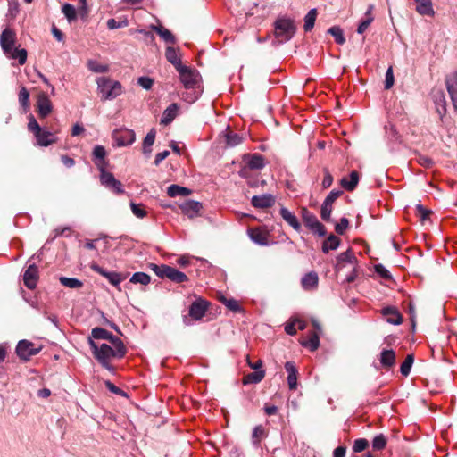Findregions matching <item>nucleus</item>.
Masks as SVG:
<instances>
[{"instance_id": "obj_1", "label": "nucleus", "mask_w": 457, "mask_h": 457, "mask_svg": "<svg viewBox=\"0 0 457 457\" xmlns=\"http://www.w3.org/2000/svg\"><path fill=\"white\" fill-rule=\"evenodd\" d=\"M88 344L92 350L94 357L97 361L111 373H114V367L112 365V359H121L127 353L126 346L121 339H115L114 343H96L92 338H88Z\"/></svg>"}, {"instance_id": "obj_2", "label": "nucleus", "mask_w": 457, "mask_h": 457, "mask_svg": "<svg viewBox=\"0 0 457 457\" xmlns=\"http://www.w3.org/2000/svg\"><path fill=\"white\" fill-rule=\"evenodd\" d=\"M97 91L102 100H113L123 92L122 85L107 77H99L96 80Z\"/></svg>"}, {"instance_id": "obj_3", "label": "nucleus", "mask_w": 457, "mask_h": 457, "mask_svg": "<svg viewBox=\"0 0 457 457\" xmlns=\"http://www.w3.org/2000/svg\"><path fill=\"white\" fill-rule=\"evenodd\" d=\"M274 34L279 43L290 40L296 30L294 21L289 18H278L274 23Z\"/></svg>"}, {"instance_id": "obj_4", "label": "nucleus", "mask_w": 457, "mask_h": 457, "mask_svg": "<svg viewBox=\"0 0 457 457\" xmlns=\"http://www.w3.org/2000/svg\"><path fill=\"white\" fill-rule=\"evenodd\" d=\"M112 138L114 141L115 146L123 147L130 145L135 142L136 134L132 129L127 128H120L112 131Z\"/></svg>"}, {"instance_id": "obj_5", "label": "nucleus", "mask_w": 457, "mask_h": 457, "mask_svg": "<svg viewBox=\"0 0 457 457\" xmlns=\"http://www.w3.org/2000/svg\"><path fill=\"white\" fill-rule=\"evenodd\" d=\"M179 74V79L187 89L194 88L200 80V74L186 65L177 71Z\"/></svg>"}, {"instance_id": "obj_6", "label": "nucleus", "mask_w": 457, "mask_h": 457, "mask_svg": "<svg viewBox=\"0 0 457 457\" xmlns=\"http://www.w3.org/2000/svg\"><path fill=\"white\" fill-rule=\"evenodd\" d=\"M90 268L94 271L104 277L112 286L118 287V289L120 290V284L126 278L125 275L116 271H107L96 263H92Z\"/></svg>"}, {"instance_id": "obj_7", "label": "nucleus", "mask_w": 457, "mask_h": 457, "mask_svg": "<svg viewBox=\"0 0 457 457\" xmlns=\"http://www.w3.org/2000/svg\"><path fill=\"white\" fill-rule=\"evenodd\" d=\"M100 181L102 185L116 194L124 193L120 181L116 179L111 172L105 171L103 167H101Z\"/></svg>"}, {"instance_id": "obj_8", "label": "nucleus", "mask_w": 457, "mask_h": 457, "mask_svg": "<svg viewBox=\"0 0 457 457\" xmlns=\"http://www.w3.org/2000/svg\"><path fill=\"white\" fill-rule=\"evenodd\" d=\"M39 349L28 340H21L16 346L17 355L23 360H29L31 356L38 353Z\"/></svg>"}, {"instance_id": "obj_9", "label": "nucleus", "mask_w": 457, "mask_h": 457, "mask_svg": "<svg viewBox=\"0 0 457 457\" xmlns=\"http://www.w3.org/2000/svg\"><path fill=\"white\" fill-rule=\"evenodd\" d=\"M250 239L259 245H270L276 241L271 238L269 230H246Z\"/></svg>"}, {"instance_id": "obj_10", "label": "nucleus", "mask_w": 457, "mask_h": 457, "mask_svg": "<svg viewBox=\"0 0 457 457\" xmlns=\"http://www.w3.org/2000/svg\"><path fill=\"white\" fill-rule=\"evenodd\" d=\"M16 33L10 28L4 29L0 35V46L4 53L10 52L15 46Z\"/></svg>"}, {"instance_id": "obj_11", "label": "nucleus", "mask_w": 457, "mask_h": 457, "mask_svg": "<svg viewBox=\"0 0 457 457\" xmlns=\"http://www.w3.org/2000/svg\"><path fill=\"white\" fill-rule=\"evenodd\" d=\"M38 270L35 264H30L24 272L23 281L29 289H34L37 285Z\"/></svg>"}, {"instance_id": "obj_12", "label": "nucleus", "mask_w": 457, "mask_h": 457, "mask_svg": "<svg viewBox=\"0 0 457 457\" xmlns=\"http://www.w3.org/2000/svg\"><path fill=\"white\" fill-rule=\"evenodd\" d=\"M207 309V302L203 300L195 301L189 307V316L195 320H199L205 315Z\"/></svg>"}, {"instance_id": "obj_13", "label": "nucleus", "mask_w": 457, "mask_h": 457, "mask_svg": "<svg viewBox=\"0 0 457 457\" xmlns=\"http://www.w3.org/2000/svg\"><path fill=\"white\" fill-rule=\"evenodd\" d=\"M356 261V257L352 253V251L347 250L338 255L337 263L336 264V270L339 271L345 268L346 264H350L352 266V269H354Z\"/></svg>"}, {"instance_id": "obj_14", "label": "nucleus", "mask_w": 457, "mask_h": 457, "mask_svg": "<svg viewBox=\"0 0 457 457\" xmlns=\"http://www.w3.org/2000/svg\"><path fill=\"white\" fill-rule=\"evenodd\" d=\"M37 110L43 118L50 114L53 110L52 103L46 93H40L37 96Z\"/></svg>"}, {"instance_id": "obj_15", "label": "nucleus", "mask_w": 457, "mask_h": 457, "mask_svg": "<svg viewBox=\"0 0 457 457\" xmlns=\"http://www.w3.org/2000/svg\"><path fill=\"white\" fill-rule=\"evenodd\" d=\"M446 87L453 105L457 111V73L452 74L446 79Z\"/></svg>"}, {"instance_id": "obj_16", "label": "nucleus", "mask_w": 457, "mask_h": 457, "mask_svg": "<svg viewBox=\"0 0 457 457\" xmlns=\"http://www.w3.org/2000/svg\"><path fill=\"white\" fill-rule=\"evenodd\" d=\"M88 338H92L94 341L99 339L107 340L110 344L114 343L115 339H120L112 332L102 328H93L91 331V336Z\"/></svg>"}, {"instance_id": "obj_17", "label": "nucleus", "mask_w": 457, "mask_h": 457, "mask_svg": "<svg viewBox=\"0 0 457 457\" xmlns=\"http://www.w3.org/2000/svg\"><path fill=\"white\" fill-rule=\"evenodd\" d=\"M416 4V12L420 15L433 17L435 11L432 0H413Z\"/></svg>"}, {"instance_id": "obj_18", "label": "nucleus", "mask_w": 457, "mask_h": 457, "mask_svg": "<svg viewBox=\"0 0 457 457\" xmlns=\"http://www.w3.org/2000/svg\"><path fill=\"white\" fill-rule=\"evenodd\" d=\"M252 204L257 208H267L275 203V198L270 194L254 195L252 197Z\"/></svg>"}, {"instance_id": "obj_19", "label": "nucleus", "mask_w": 457, "mask_h": 457, "mask_svg": "<svg viewBox=\"0 0 457 457\" xmlns=\"http://www.w3.org/2000/svg\"><path fill=\"white\" fill-rule=\"evenodd\" d=\"M285 369L288 374L287 383L290 390H295L297 387V370L293 361H287Z\"/></svg>"}, {"instance_id": "obj_20", "label": "nucleus", "mask_w": 457, "mask_h": 457, "mask_svg": "<svg viewBox=\"0 0 457 457\" xmlns=\"http://www.w3.org/2000/svg\"><path fill=\"white\" fill-rule=\"evenodd\" d=\"M4 54L9 59L18 60L20 65H23L27 61V51L26 49L21 48L20 46H13L10 49V52Z\"/></svg>"}, {"instance_id": "obj_21", "label": "nucleus", "mask_w": 457, "mask_h": 457, "mask_svg": "<svg viewBox=\"0 0 457 457\" xmlns=\"http://www.w3.org/2000/svg\"><path fill=\"white\" fill-rule=\"evenodd\" d=\"M319 278L316 272L311 271L305 274L302 279L301 284L304 290H313L318 287Z\"/></svg>"}, {"instance_id": "obj_22", "label": "nucleus", "mask_w": 457, "mask_h": 457, "mask_svg": "<svg viewBox=\"0 0 457 457\" xmlns=\"http://www.w3.org/2000/svg\"><path fill=\"white\" fill-rule=\"evenodd\" d=\"M165 57L169 62L174 65L178 71L180 67L184 66L181 63V56L177 49L172 46H168L165 51Z\"/></svg>"}, {"instance_id": "obj_23", "label": "nucleus", "mask_w": 457, "mask_h": 457, "mask_svg": "<svg viewBox=\"0 0 457 457\" xmlns=\"http://www.w3.org/2000/svg\"><path fill=\"white\" fill-rule=\"evenodd\" d=\"M244 162L251 170H261L264 167L263 157L259 154L245 155Z\"/></svg>"}, {"instance_id": "obj_24", "label": "nucleus", "mask_w": 457, "mask_h": 457, "mask_svg": "<svg viewBox=\"0 0 457 457\" xmlns=\"http://www.w3.org/2000/svg\"><path fill=\"white\" fill-rule=\"evenodd\" d=\"M382 314L386 317V321L390 324L399 325L402 323V316L394 307H385Z\"/></svg>"}, {"instance_id": "obj_25", "label": "nucleus", "mask_w": 457, "mask_h": 457, "mask_svg": "<svg viewBox=\"0 0 457 457\" xmlns=\"http://www.w3.org/2000/svg\"><path fill=\"white\" fill-rule=\"evenodd\" d=\"M35 137L37 138V145L40 146H48L56 142V138L54 134L47 130L41 129L39 133L35 135Z\"/></svg>"}, {"instance_id": "obj_26", "label": "nucleus", "mask_w": 457, "mask_h": 457, "mask_svg": "<svg viewBox=\"0 0 457 457\" xmlns=\"http://www.w3.org/2000/svg\"><path fill=\"white\" fill-rule=\"evenodd\" d=\"M179 111V105L177 104H171L163 112L161 123L163 125L170 124L177 116Z\"/></svg>"}, {"instance_id": "obj_27", "label": "nucleus", "mask_w": 457, "mask_h": 457, "mask_svg": "<svg viewBox=\"0 0 457 457\" xmlns=\"http://www.w3.org/2000/svg\"><path fill=\"white\" fill-rule=\"evenodd\" d=\"M150 29L155 31L165 43L175 44V37L166 28L162 26L151 25Z\"/></svg>"}, {"instance_id": "obj_28", "label": "nucleus", "mask_w": 457, "mask_h": 457, "mask_svg": "<svg viewBox=\"0 0 457 457\" xmlns=\"http://www.w3.org/2000/svg\"><path fill=\"white\" fill-rule=\"evenodd\" d=\"M340 245V239L337 236L330 234L322 243V252L328 253L329 251L336 250Z\"/></svg>"}, {"instance_id": "obj_29", "label": "nucleus", "mask_w": 457, "mask_h": 457, "mask_svg": "<svg viewBox=\"0 0 457 457\" xmlns=\"http://www.w3.org/2000/svg\"><path fill=\"white\" fill-rule=\"evenodd\" d=\"M359 182V174L357 171H352L350 173V176L349 178H343L340 181V184L341 186L348 190V191H352L355 188V187L357 186Z\"/></svg>"}, {"instance_id": "obj_30", "label": "nucleus", "mask_w": 457, "mask_h": 457, "mask_svg": "<svg viewBox=\"0 0 457 457\" xmlns=\"http://www.w3.org/2000/svg\"><path fill=\"white\" fill-rule=\"evenodd\" d=\"M155 135L156 132L154 129H152L144 138L142 151L146 156H149L152 153V146L155 140Z\"/></svg>"}, {"instance_id": "obj_31", "label": "nucleus", "mask_w": 457, "mask_h": 457, "mask_svg": "<svg viewBox=\"0 0 457 457\" xmlns=\"http://www.w3.org/2000/svg\"><path fill=\"white\" fill-rule=\"evenodd\" d=\"M202 208V205L199 202L195 201H188L186 202L182 206V212L188 215L189 217H193L196 215Z\"/></svg>"}, {"instance_id": "obj_32", "label": "nucleus", "mask_w": 457, "mask_h": 457, "mask_svg": "<svg viewBox=\"0 0 457 457\" xmlns=\"http://www.w3.org/2000/svg\"><path fill=\"white\" fill-rule=\"evenodd\" d=\"M279 213L284 220L293 228H299L300 225L295 215L285 207H281Z\"/></svg>"}, {"instance_id": "obj_33", "label": "nucleus", "mask_w": 457, "mask_h": 457, "mask_svg": "<svg viewBox=\"0 0 457 457\" xmlns=\"http://www.w3.org/2000/svg\"><path fill=\"white\" fill-rule=\"evenodd\" d=\"M190 193H191V190L188 189L187 187H181V186L175 185V184L170 185L167 188V194L170 197H176L179 195L187 196L190 195Z\"/></svg>"}, {"instance_id": "obj_34", "label": "nucleus", "mask_w": 457, "mask_h": 457, "mask_svg": "<svg viewBox=\"0 0 457 457\" xmlns=\"http://www.w3.org/2000/svg\"><path fill=\"white\" fill-rule=\"evenodd\" d=\"M166 278L177 283H181L187 280V277L185 273L170 266L167 270Z\"/></svg>"}, {"instance_id": "obj_35", "label": "nucleus", "mask_w": 457, "mask_h": 457, "mask_svg": "<svg viewBox=\"0 0 457 457\" xmlns=\"http://www.w3.org/2000/svg\"><path fill=\"white\" fill-rule=\"evenodd\" d=\"M264 376H265L264 370H257V371H254V372L245 375L243 378V383L245 385L257 384L263 379Z\"/></svg>"}, {"instance_id": "obj_36", "label": "nucleus", "mask_w": 457, "mask_h": 457, "mask_svg": "<svg viewBox=\"0 0 457 457\" xmlns=\"http://www.w3.org/2000/svg\"><path fill=\"white\" fill-rule=\"evenodd\" d=\"M435 97L436 112L442 119L446 113V101L443 92H439Z\"/></svg>"}, {"instance_id": "obj_37", "label": "nucleus", "mask_w": 457, "mask_h": 457, "mask_svg": "<svg viewBox=\"0 0 457 457\" xmlns=\"http://www.w3.org/2000/svg\"><path fill=\"white\" fill-rule=\"evenodd\" d=\"M395 355L393 350H383L380 354V362L384 367L394 365Z\"/></svg>"}, {"instance_id": "obj_38", "label": "nucleus", "mask_w": 457, "mask_h": 457, "mask_svg": "<svg viewBox=\"0 0 457 457\" xmlns=\"http://www.w3.org/2000/svg\"><path fill=\"white\" fill-rule=\"evenodd\" d=\"M302 345L309 348L312 352L317 350L320 346V337L318 333H312L308 339L302 342Z\"/></svg>"}, {"instance_id": "obj_39", "label": "nucleus", "mask_w": 457, "mask_h": 457, "mask_svg": "<svg viewBox=\"0 0 457 457\" xmlns=\"http://www.w3.org/2000/svg\"><path fill=\"white\" fill-rule=\"evenodd\" d=\"M93 155L98 161L96 162V164L98 166L101 170V167L104 169V157L106 155V151L104 146L96 145L94 147Z\"/></svg>"}, {"instance_id": "obj_40", "label": "nucleus", "mask_w": 457, "mask_h": 457, "mask_svg": "<svg viewBox=\"0 0 457 457\" xmlns=\"http://www.w3.org/2000/svg\"><path fill=\"white\" fill-rule=\"evenodd\" d=\"M129 282L146 286L151 282V277L145 272H136L129 278Z\"/></svg>"}, {"instance_id": "obj_41", "label": "nucleus", "mask_w": 457, "mask_h": 457, "mask_svg": "<svg viewBox=\"0 0 457 457\" xmlns=\"http://www.w3.org/2000/svg\"><path fill=\"white\" fill-rule=\"evenodd\" d=\"M305 225L310 228H323L317 218L306 210H303V213Z\"/></svg>"}, {"instance_id": "obj_42", "label": "nucleus", "mask_w": 457, "mask_h": 457, "mask_svg": "<svg viewBox=\"0 0 457 457\" xmlns=\"http://www.w3.org/2000/svg\"><path fill=\"white\" fill-rule=\"evenodd\" d=\"M317 18V10L311 9L304 17V30L310 31L313 29Z\"/></svg>"}, {"instance_id": "obj_43", "label": "nucleus", "mask_w": 457, "mask_h": 457, "mask_svg": "<svg viewBox=\"0 0 457 457\" xmlns=\"http://www.w3.org/2000/svg\"><path fill=\"white\" fill-rule=\"evenodd\" d=\"M19 103L23 108V112H27L29 109V93L24 87H21L19 92Z\"/></svg>"}, {"instance_id": "obj_44", "label": "nucleus", "mask_w": 457, "mask_h": 457, "mask_svg": "<svg viewBox=\"0 0 457 457\" xmlns=\"http://www.w3.org/2000/svg\"><path fill=\"white\" fill-rule=\"evenodd\" d=\"M87 68L95 73H105L109 71V66L106 64H102L96 60H88L87 61Z\"/></svg>"}, {"instance_id": "obj_45", "label": "nucleus", "mask_w": 457, "mask_h": 457, "mask_svg": "<svg viewBox=\"0 0 457 457\" xmlns=\"http://www.w3.org/2000/svg\"><path fill=\"white\" fill-rule=\"evenodd\" d=\"M60 282L62 286L72 289L80 288L83 286L82 281L76 278L61 277Z\"/></svg>"}, {"instance_id": "obj_46", "label": "nucleus", "mask_w": 457, "mask_h": 457, "mask_svg": "<svg viewBox=\"0 0 457 457\" xmlns=\"http://www.w3.org/2000/svg\"><path fill=\"white\" fill-rule=\"evenodd\" d=\"M266 436L265 429L262 425L256 426L252 434L253 444L259 447L261 440Z\"/></svg>"}, {"instance_id": "obj_47", "label": "nucleus", "mask_w": 457, "mask_h": 457, "mask_svg": "<svg viewBox=\"0 0 457 457\" xmlns=\"http://www.w3.org/2000/svg\"><path fill=\"white\" fill-rule=\"evenodd\" d=\"M328 33L334 37L335 41L343 45L345 42L343 29L338 26H333L328 29Z\"/></svg>"}, {"instance_id": "obj_48", "label": "nucleus", "mask_w": 457, "mask_h": 457, "mask_svg": "<svg viewBox=\"0 0 457 457\" xmlns=\"http://www.w3.org/2000/svg\"><path fill=\"white\" fill-rule=\"evenodd\" d=\"M220 301L230 311L234 312H238L241 311V307L237 300L234 298H227L225 296H220Z\"/></svg>"}, {"instance_id": "obj_49", "label": "nucleus", "mask_w": 457, "mask_h": 457, "mask_svg": "<svg viewBox=\"0 0 457 457\" xmlns=\"http://www.w3.org/2000/svg\"><path fill=\"white\" fill-rule=\"evenodd\" d=\"M62 12L69 22L75 21L77 18L76 9L73 5L70 4H64L62 5Z\"/></svg>"}, {"instance_id": "obj_50", "label": "nucleus", "mask_w": 457, "mask_h": 457, "mask_svg": "<svg viewBox=\"0 0 457 457\" xmlns=\"http://www.w3.org/2000/svg\"><path fill=\"white\" fill-rule=\"evenodd\" d=\"M413 361L414 356L412 354H408L400 368L402 375L407 377L410 374Z\"/></svg>"}, {"instance_id": "obj_51", "label": "nucleus", "mask_w": 457, "mask_h": 457, "mask_svg": "<svg viewBox=\"0 0 457 457\" xmlns=\"http://www.w3.org/2000/svg\"><path fill=\"white\" fill-rule=\"evenodd\" d=\"M416 211H417V215L421 221V225L427 226L428 224L426 223V221L429 218L431 212L429 210L424 208L420 204L416 205Z\"/></svg>"}, {"instance_id": "obj_52", "label": "nucleus", "mask_w": 457, "mask_h": 457, "mask_svg": "<svg viewBox=\"0 0 457 457\" xmlns=\"http://www.w3.org/2000/svg\"><path fill=\"white\" fill-rule=\"evenodd\" d=\"M386 437L380 434L374 437L372 441V447L374 450L380 451L386 447Z\"/></svg>"}, {"instance_id": "obj_53", "label": "nucleus", "mask_w": 457, "mask_h": 457, "mask_svg": "<svg viewBox=\"0 0 457 457\" xmlns=\"http://www.w3.org/2000/svg\"><path fill=\"white\" fill-rule=\"evenodd\" d=\"M227 145L229 146H236L242 142V137L237 134L228 132L226 135Z\"/></svg>"}, {"instance_id": "obj_54", "label": "nucleus", "mask_w": 457, "mask_h": 457, "mask_svg": "<svg viewBox=\"0 0 457 457\" xmlns=\"http://www.w3.org/2000/svg\"><path fill=\"white\" fill-rule=\"evenodd\" d=\"M368 445V441L364 438L356 439L353 443V450L354 453H361L367 448Z\"/></svg>"}, {"instance_id": "obj_55", "label": "nucleus", "mask_w": 457, "mask_h": 457, "mask_svg": "<svg viewBox=\"0 0 457 457\" xmlns=\"http://www.w3.org/2000/svg\"><path fill=\"white\" fill-rule=\"evenodd\" d=\"M169 269V266L167 265H157V264H151V270L160 278H166L167 270Z\"/></svg>"}, {"instance_id": "obj_56", "label": "nucleus", "mask_w": 457, "mask_h": 457, "mask_svg": "<svg viewBox=\"0 0 457 457\" xmlns=\"http://www.w3.org/2000/svg\"><path fill=\"white\" fill-rule=\"evenodd\" d=\"M331 212H332V205H328V204L323 203L321 205V210H320V215H321L322 220L325 221L329 220Z\"/></svg>"}, {"instance_id": "obj_57", "label": "nucleus", "mask_w": 457, "mask_h": 457, "mask_svg": "<svg viewBox=\"0 0 457 457\" xmlns=\"http://www.w3.org/2000/svg\"><path fill=\"white\" fill-rule=\"evenodd\" d=\"M341 190H332L325 198L323 203L333 205L334 202L342 195Z\"/></svg>"}, {"instance_id": "obj_58", "label": "nucleus", "mask_w": 457, "mask_h": 457, "mask_svg": "<svg viewBox=\"0 0 457 457\" xmlns=\"http://www.w3.org/2000/svg\"><path fill=\"white\" fill-rule=\"evenodd\" d=\"M341 190H332L325 198L323 203L333 205L334 202L342 195Z\"/></svg>"}, {"instance_id": "obj_59", "label": "nucleus", "mask_w": 457, "mask_h": 457, "mask_svg": "<svg viewBox=\"0 0 457 457\" xmlns=\"http://www.w3.org/2000/svg\"><path fill=\"white\" fill-rule=\"evenodd\" d=\"M28 129L34 133V136L42 129L38 125L34 116L30 115L29 118Z\"/></svg>"}, {"instance_id": "obj_60", "label": "nucleus", "mask_w": 457, "mask_h": 457, "mask_svg": "<svg viewBox=\"0 0 457 457\" xmlns=\"http://www.w3.org/2000/svg\"><path fill=\"white\" fill-rule=\"evenodd\" d=\"M395 82L394 73L392 67H389L386 72L385 88L390 89Z\"/></svg>"}, {"instance_id": "obj_61", "label": "nucleus", "mask_w": 457, "mask_h": 457, "mask_svg": "<svg viewBox=\"0 0 457 457\" xmlns=\"http://www.w3.org/2000/svg\"><path fill=\"white\" fill-rule=\"evenodd\" d=\"M130 207L135 216H137V218L145 217V211L144 210V206L142 204H136L134 203H131Z\"/></svg>"}, {"instance_id": "obj_62", "label": "nucleus", "mask_w": 457, "mask_h": 457, "mask_svg": "<svg viewBox=\"0 0 457 457\" xmlns=\"http://www.w3.org/2000/svg\"><path fill=\"white\" fill-rule=\"evenodd\" d=\"M373 20H374L373 17L365 18V20H363L359 24V26L357 28V32L359 34H362L368 29V27L370 25V23L373 21Z\"/></svg>"}, {"instance_id": "obj_63", "label": "nucleus", "mask_w": 457, "mask_h": 457, "mask_svg": "<svg viewBox=\"0 0 457 457\" xmlns=\"http://www.w3.org/2000/svg\"><path fill=\"white\" fill-rule=\"evenodd\" d=\"M137 83L145 89H150L154 84V80L149 77H140Z\"/></svg>"}, {"instance_id": "obj_64", "label": "nucleus", "mask_w": 457, "mask_h": 457, "mask_svg": "<svg viewBox=\"0 0 457 457\" xmlns=\"http://www.w3.org/2000/svg\"><path fill=\"white\" fill-rule=\"evenodd\" d=\"M296 323L295 321V318L291 319L289 322H287L285 325V331L287 334L290 336H294L296 334V328H295Z\"/></svg>"}]
</instances>
